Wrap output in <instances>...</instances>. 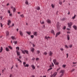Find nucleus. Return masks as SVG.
Returning a JSON list of instances; mask_svg holds the SVG:
<instances>
[{"label":"nucleus","instance_id":"nucleus-57","mask_svg":"<svg viewBox=\"0 0 77 77\" xmlns=\"http://www.w3.org/2000/svg\"><path fill=\"white\" fill-rule=\"evenodd\" d=\"M0 24L1 27H3V25L2 24V23H0Z\"/></svg>","mask_w":77,"mask_h":77},{"label":"nucleus","instance_id":"nucleus-10","mask_svg":"<svg viewBox=\"0 0 77 77\" xmlns=\"http://www.w3.org/2000/svg\"><path fill=\"white\" fill-rule=\"evenodd\" d=\"M59 23L58 22L57 25V29H59V28H60V26L59 25Z\"/></svg>","mask_w":77,"mask_h":77},{"label":"nucleus","instance_id":"nucleus-43","mask_svg":"<svg viewBox=\"0 0 77 77\" xmlns=\"http://www.w3.org/2000/svg\"><path fill=\"white\" fill-rule=\"evenodd\" d=\"M59 62H56V65H59Z\"/></svg>","mask_w":77,"mask_h":77},{"label":"nucleus","instance_id":"nucleus-54","mask_svg":"<svg viewBox=\"0 0 77 77\" xmlns=\"http://www.w3.org/2000/svg\"><path fill=\"white\" fill-rule=\"evenodd\" d=\"M66 28V26H64L63 28V30H65V29Z\"/></svg>","mask_w":77,"mask_h":77},{"label":"nucleus","instance_id":"nucleus-52","mask_svg":"<svg viewBox=\"0 0 77 77\" xmlns=\"http://www.w3.org/2000/svg\"><path fill=\"white\" fill-rule=\"evenodd\" d=\"M8 12L9 14H11V11H10V10H8Z\"/></svg>","mask_w":77,"mask_h":77},{"label":"nucleus","instance_id":"nucleus-42","mask_svg":"<svg viewBox=\"0 0 77 77\" xmlns=\"http://www.w3.org/2000/svg\"><path fill=\"white\" fill-rule=\"evenodd\" d=\"M8 47L11 49V50H12V47H11V46H8Z\"/></svg>","mask_w":77,"mask_h":77},{"label":"nucleus","instance_id":"nucleus-37","mask_svg":"<svg viewBox=\"0 0 77 77\" xmlns=\"http://www.w3.org/2000/svg\"><path fill=\"white\" fill-rule=\"evenodd\" d=\"M20 16L22 17V18H24V15L23 14L21 15Z\"/></svg>","mask_w":77,"mask_h":77},{"label":"nucleus","instance_id":"nucleus-53","mask_svg":"<svg viewBox=\"0 0 77 77\" xmlns=\"http://www.w3.org/2000/svg\"><path fill=\"white\" fill-rule=\"evenodd\" d=\"M60 69V68L59 69H57V71H58L59 70V69Z\"/></svg>","mask_w":77,"mask_h":77},{"label":"nucleus","instance_id":"nucleus-8","mask_svg":"<svg viewBox=\"0 0 77 77\" xmlns=\"http://www.w3.org/2000/svg\"><path fill=\"white\" fill-rule=\"evenodd\" d=\"M60 73H61V74H62L63 75V74H64V70H61L60 71Z\"/></svg>","mask_w":77,"mask_h":77},{"label":"nucleus","instance_id":"nucleus-22","mask_svg":"<svg viewBox=\"0 0 77 77\" xmlns=\"http://www.w3.org/2000/svg\"><path fill=\"white\" fill-rule=\"evenodd\" d=\"M26 33H27L28 35H30L31 34V32H29L27 31Z\"/></svg>","mask_w":77,"mask_h":77},{"label":"nucleus","instance_id":"nucleus-49","mask_svg":"<svg viewBox=\"0 0 77 77\" xmlns=\"http://www.w3.org/2000/svg\"><path fill=\"white\" fill-rule=\"evenodd\" d=\"M63 75H62V74H61L60 75L59 77H62V76H63Z\"/></svg>","mask_w":77,"mask_h":77},{"label":"nucleus","instance_id":"nucleus-33","mask_svg":"<svg viewBox=\"0 0 77 77\" xmlns=\"http://www.w3.org/2000/svg\"><path fill=\"white\" fill-rule=\"evenodd\" d=\"M76 15H75L74 16L72 17V19H73V20H74V19L75 18V17H76Z\"/></svg>","mask_w":77,"mask_h":77},{"label":"nucleus","instance_id":"nucleus-4","mask_svg":"<svg viewBox=\"0 0 77 77\" xmlns=\"http://www.w3.org/2000/svg\"><path fill=\"white\" fill-rule=\"evenodd\" d=\"M60 33L61 32H58L56 34L55 37H57L60 34Z\"/></svg>","mask_w":77,"mask_h":77},{"label":"nucleus","instance_id":"nucleus-2","mask_svg":"<svg viewBox=\"0 0 77 77\" xmlns=\"http://www.w3.org/2000/svg\"><path fill=\"white\" fill-rule=\"evenodd\" d=\"M57 72H55L53 75H50L51 77H56L57 75Z\"/></svg>","mask_w":77,"mask_h":77},{"label":"nucleus","instance_id":"nucleus-41","mask_svg":"<svg viewBox=\"0 0 77 77\" xmlns=\"http://www.w3.org/2000/svg\"><path fill=\"white\" fill-rule=\"evenodd\" d=\"M15 44H17V41H14L13 42Z\"/></svg>","mask_w":77,"mask_h":77},{"label":"nucleus","instance_id":"nucleus-32","mask_svg":"<svg viewBox=\"0 0 77 77\" xmlns=\"http://www.w3.org/2000/svg\"><path fill=\"white\" fill-rule=\"evenodd\" d=\"M72 45L71 44L69 45V48H72Z\"/></svg>","mask_w":77,"mask_h":77},{"label":"nucleus","instance_id":"nucleus-31","mask_svg":"<svg viewBox=\"0 0 77 77\" xmlns=\"http://www.w3.org/2000/svg\"><path fill=\"white\" fill-rule=\"evenodd\" d=\"M17 59L18 61H19L20 62V63H22V61H21V60H20V59H19L18 58H17Z\"/></svg>","mask_w":77,"mask_h":77},{"label":"nucleus","instance_id":"nucleus-28","mask_svg":"<svg viewBox=\"0 0 77 77\" xmlns=\"http://www.w3.org/2000/svg\"><path fill=\"white\" fill-rule=\"evenodd\" d=\"M11 38L13 40H15V39H16V38H15V37L12 36L11 37Z\"/></svg>","mask_w":77,"mask_h":77},{"label":"nucleus","instance_id":"nucleus-9","mask_svg":"<svg viewBox=\"0 0 77 77\" xmlns=\"http://www.w3.org/2000/svg\"><path fill=\"white\" fill-rule=\"evenodd\" d=\"M8 23L7 24L8 25V26H9L10 25V24L11 23V20H8Z\"/></svg>","mask_w":77,"mask_h":77},{"label":"nucleus","instance_id":"nucleus-63","mask_svg":"<svg viewBox=\"0 0 77 77\" xmlns=\"http://www.w3.org/2000/svg\"><path fill=\"white\" fill-rule=\"evenodd\" d=\"M32 45H33V47H35V45H34V44H32Z\"/></svg>","mask_w":77,"mask_h":77},{"label":"nucleus","instance_id":"nucleus-62","mask_svg":"<svg viewBox=\"0 0 77 77\" xmlns=\"http://www.w3.org/2000/svg\"><path fill=\"white\" fill-rule=\"evenodd\" d=\"M65 20V18H63V21H64V20Z\"/></svg>","mask_w":77,"mask_h":77},{"label":"nucleus","instance_id":"nucleus-59","mask_svg":"<svg viewBox=\"0 0 77 77\" xmlns=\"http://www.w3.org/2000/svg\"><path fill=\"white\" fill-rule=\"evenodd\" d=\"M66 55H67V58H68V54H67Z\"/></svg>","mask_w":77,"mask_h":77},{"label":"nucleus","instance_id":"nucleus-44","mask_svg":"<svg viewBox=\"0 0 77 77\" xmlns=\"http://www.w3.org/2000/svg\"><path fill=\"white\" fill-rule=\"evenodd\" d=\"M37 53L38 54H39V53H40V51H37Z\"/></svg>","mask_w":77,"mask_h":77},{"label":"nucleus","instance_id":"nucleus-61","mask_svg":"<svg viewBox=\"0 0 77 77\" xmlns=\"http://www.w3.org/2000/svg\"><path fill=\"white\" fill-rule=\"evenodd\" d=\"M35 58H33L32 59V60H35Z\"/></svg>","mask_w":77,"mask_h":77},{"label":"nucleus","instance_id":"nucleus-51","mask_svg":"<svg viewBox=\"0 0 77 77\" xmlns=\"http://www.w3.org/2000/svg\"><path fill=\"white\" fill-rule=\"evenodd\" d=\"M39 60V59L38 58H36V60Z\"/></svg>","mask_w":77,"mask_h":77},{"label":"nucleus","instance_id":"nucleus-11","mask_svg":"<svg viewBox=\"0 0 77 77\" xmlns=\"http://www.w3.org/2000/svg\"><path fill=\"white\" fill-rule=\"evenodd\" d=\"M20 35L21 36H23V32L21 31H20Z\"/></svg>","mask_w":77,"mask_h":77},{"label":"nucleus","instance_id":"nucleus-36","mask_svg":"<svg viewBox=\"0 0 77 77\" xmlns=\"http://www.w3.org/2000/svg\"><path fill=\"white\" fill-rule=\"evenodd\" d=\"M62 67L63 68H65V67H66V65H63L62 66Z\"/></svg>","mask_w":77,"mask_h":77},{"label":"nucleus","instance_id":"nucleus-18","mask_svg":"<svg viewBox=\"0 0 77 77\" xmlns=\"http://www.w3.org/2000/svg\"><path fill=\"white\" fill-rule=\"evenodd\" d=\"M53 62L55 64V65H56V60L54 59L53 60Z\"/></svg>","mask_w":77,"mask_h":77},{"label":"nucleus","instance_id":"nucleus-30","mask_svg":"<svg viewBox=\"0 0 77 77\" xmlns=\"http://www.w3.org/2000/svg\"><path fill=\"white\" fill-rule=\"evenodd\" d=\"M48 53L46 52H45L43 53L44 55H47Z\"/></svg>","mask_w":77,"mask_h":77},{"label":"nucleus","instance_id":"nucleus-5","mask_svg":"<svg viewBox=\"0 0 77 77\" xmlns=\"http://www.w3.org/2000/svg\"><path fill=\"white\" fill-rule=\"evenodd\" d=\"M48 54L49 56H52V55H53V52L51 51H50L49 52Z\"/></svg>","mask_w":77,"mask_h":77},{"label":"nucleus","instance_id":"nucleus-27","mask_svg":"<svg viewBox=\"0 0 77 77\" xmlns=\"http://www.w3.org/2000/svg\"><path fill=\"white\" fill-rule=\"evenodd\" d=\"M5 50L7 51H9V48L7 47H6V48Z\"/></svg>","mask_w":77,"mask_h":77},{"label":"nucleus","instance_id":"nucleus-16","mask_svg":"<svg viewBox=\"0 0 77 77\" xmlns=\"http://www.w3.org/2000/svg\"><path fill=\"white\" fill-rule=\"evenodd\" d=\"M33 35L35 36H37V32H34Z\"/></svg>","mask_w":77,"mask_h":77},{"label":"nucleus","instance_id":"nucleus-26","mask_svg":"<svg viewBox=\"0 0 77 77\" xmlns=\"http://www.w3.org/2000/svg\"><path fill=\"white\" fill-rule=\"evenodd\" d=\"M36 9H37V10H40V7H37L36 8Z\"/></svg>","mask_w":77,"mask_h":77},{"label":"nucleus","instance_id":"nucleus-13","mask_svg":"<svg viewBox=\"0 0 77 77\" xmlns=\"http://www.w3.org/2000/svg\"><path fill=\"white\" fill-rule=\"evenodd\" d=\"M31 67L33 69H35V67L34 65L32 64V65H31Z\"/></svg>","mask_w":77,"mask_h":77},{"label":"nucleus","instance_id":"nucleus-29","mask_svg":"<svg viewBox=\"0 0 77 77\" xmlns=\"http://www.w3.org/2000/svg\"><path fill=\"white\" fill-rule=\"evenodd\" d=\"M34 49L33 48H31V51H32V52H33L34 51Z\"/></svg>","mask_w":77,"mask_h":77},{"label":"nucleus","instance_id":"nucleus-23","mask_svg":"<svg viewBox=\"0 0 77 77\" xmlns=\"http://www.w3.org/2000/svg\"><path fill=\"white\" fill-rule=\"evenodd\" d=\"M6 36H8V35H9V32L7 31L6 32Z\"/></svg>","mask_w":77,"mask_h":77},{"label":"nucleus","instance_id":"nucleus-25","mask_svg":"<svg viewBox=\"0 0 77 77\" xmlns=\"http://www.w3.org/2000/svg\"><path fill=\"white\" fill-rule=\"evenodd\" d=\"M25 52L27 54H29V51H28L25 50Z\"/></svg>","mask_w":77,"mask_h":77},{"label":"nucleus","instance_id":"nucleus-46","mask_svg":"<svg viewBox=\"0 0 77 77\" xmlns=\"http://www.w3.org/2000/svg\"><path fill=\"white\" fill-rule=\"evenodd\" d=\"M64 47H65V48H68V46H67V45H65L64 46Z\"/></svg>","mask_w":77,"mask_h":77},{"label":"nucleus","instance_id":"nucleus-58","mask_svg":"<svg viewBox=\"0 0 77 77\" xmlns=\"http://www.w3.org/2000/svg\"><path fill=\"white\" fill-rule=\"evenodd\" d=\"M74 71V69H72L71 70V72H72Z\"/></svg>","mask_w":77,"mask_h":77},{"label":"nucleus","instance_id":"nucleus-60","mask_svg":"<svg viewBox=\"0 0 77 77\" xmlns=\"http://www.w3.org/2000/svg\"><path fill=\"white\" fill-rule=\"evenodd\" d=\"M54 66V64L53 63H52V66Z\"/></svg>","mask_w":77,"mask_h":77},{"label":"nucleus","instance_id":"nucleus-34","mask_svg":"<svg viewBox=\"0 0 77 77\" xmlns=\"http://www.w3.org/2000/svg\"><path fill=\"white\" fill-rule=\"evenodd\" d=\"M13 11L14 12H15V11H16V9H15V8H13Z\"/></svg>","mask_w":77,"mask_h":77},{"label":"nucleus","instance_id":"nucleus-15","mask_svg":"<svg viewBox=\"0 0 77 77\" xmlns=\"http://www.w3.org/2000/svg\"><path fill=\"white\" fill-rule=\"evenodd\" d=\"M73 27L75 29V30H77V26L75 25H74L73 26Z\"/></svg>","mask_w":77,"mask_h":77},{"label":"nucleus","instance_id":"nucleus-55","mask_svg":"<svg viewBox=\"0 0 77 77\" xmlns=\"http://www.w3.org/2000/svg\"><path fill=\"white\" fill-rule=\"evenodd\" d=\"M12 77V74H11L10 75V77Z\"/></svg>","mask_w":77,"mask_h":77},{"label":"nucleus","instance_id":"nucleus-24","mask_svg":"<svg viewBox=\"0 0 77 77\" xmlns=\"http://www.w3.org/2000/svg\"><path fill=\"white\" fill-rule=\"evenodd\" d=\"M2 51H3V48L2 47H1L0 48V53H2Z\"/></svg>","mask_w":77,"mask_h":77},{"label":"nucleus","instance_id":"nucleus-39","mask_svg":"<svg viewBox=\"0 0 77 77\" xmlns=\"http://www.w3.org/2000/svg\"><path fill=\"white\" fill-rule=\"evenodd\" d=\"M60 50H61V51H63L64 50H63V48H60Z\"/></svg>","mask_w":77,"mask_h":77},{"label":"nucleus","instance_id":"nucleus-64","mask_svg":"<svg viewBox=\"0 0 77 77\" xmlns=\"http://www.w3.org/2000/svg\"><path fill=\"white\" fill-rule=\"evenodd\" d=\"M31 77H35V76L34 75H32L31 76Z\"/></svg>","mask_w":77,"mask_h":77},{"label":"nucleus","instance_id":"nucleus-21","mask_svg":"<svg viewBox=\"0 0 77 77\" xmlns=\"http://www.w3.org/2000/svg\"><path fill=\"white\" fill-rule=\"evenodd\" d=\"M16 48V51H18V50H20V48L18 47H17Z\"/></svg>","mask_w":77,"mask_h":77},{"label":"nucleus","instance_id":"nucleus-17","mask_svg":"<svg viewBox=\"0 0 77 77\" xmlns=\"http://www.w3.org/2000/svg\"><path fill=\"white\" fill-rule=\"evenodd\" d=\"M51 33H53L54 35H55V33H54V31L53 30H51Z\"/></svg>","mask_w":77,"mask_h":77},{"label":"nucleus","instance_id":"nucleus-45","mask_svg":"<svg viewBox=\"0 0 77 77\" xmlns=\"http://www.w3.org/2000/svg\"><path fill=\"white\" fill-rule=\"evenodd\" d=\"M0 18H1L0 20L2 21V18H3V17L2 16H1L0 17Z\"/></svg>","mask_w":77,"mask_h":77},{"label":"nucleus","instance_id":"nucleus-38","mask_svg":"<svg viewBox=\"0 0 77 77\" xmlns=\"http://www.w3.org/2000/svg\"><path fill=\"white\" fill-rule=\"evenodd\" d=\"M31 38H32V39H33V38H34V35H31Z\"/></svg>","mask_w":77,"mask_h":77},{"label":"nucleus","instance_id":"nucleus-50","mask_svg":"<svg viewBox=\"0 0 77 77\" xmlns=\"http://www.w3.org/2000/svg\"><path fill=\"white\" fill-rule=\"evenodd\" d=\"M51 6L53 8H54V6L53 4L51 5Z\"/></svg>","mask_w":77,"mask_h":77},{"label":"nucleus","instance_id":"nucleus-3","mask_svg":"<svg viewBox=\"0 0 77 77\" xmlns=\"http://www.w3.org/2000/svg\"><path fill=\"white\" fill-rule=\"evenodd\" d=\"M23 64L24 67H29V64H26V62H23Z\"/></svg>","mask_w":77,"mask_h":77},{"label":"nucleus","instance_id":"nucleus-48","mask_svg":"<svg viewBox=\"0 0 77 77\" xmlns=\"http://www.w3.org/2000/svg\"><path fill=\"white\" fill-rule=\"evenodd\" d=\"M51 69H52V68H51L49 69L48 70V71H50V70H51Z\"/></svg>","mask_w":77,"mask_h":77},{"label":"nucleus","instance_id":"nucleus-6","mask_svg":"<svg viewBox=\"0 0 77 77\" xmlns=\"http://www.w3.org/2000/svg\"><path fill=\"white\" fill-rule=\"evenodd\" d=\"M16 53L17 56H20V52L18 51H16Z\"/></svg>","mask_w":77,"mask_h":77},{"label":"nucleus","instance_id":"nucleus-7","mask_svg":"<svg viewBox=\"0 0 77 77\" xmlns=\"http://www.w3.org/2000/svg\"><path fill=\"white\" fill-rule=\"evenodd\" d=\"M46 21L48 23H49V24H51V20L49 19H47L46 20Z\"/></svg>","mask_w":77,"mask_h":77},{"label":"nucleus","instance_id":"nucleus-1","mask_svg":"<svg viewBox=\"0 0 77 77\" xmlns=\"http://www.w3.org/2000/svg\"><path fill=\"white\" fill-rule=\"evenodd\" d=\"M73 24V23L72 22H69L67 23L68 27L69 28H71V26Z\"/></svg>","mask_w":77,"mask_h":77},{"label":"nucleus","instance_id":"nucleus-14","mask_svg":"<svg viewBox=\"0 0 77 77\" xmlns=\"http://www.w3.org/2000/svg\"><path fill=\"white\" fill-rule=\"evenodd\" d=\"M67 40H68V41L69 40V35H67Z\"/></svg>","mask_w":77,"mask_h":77},{"label":"nucleus","instance_id":"nucleus-12","mask_svg":"<svg viewBox=\"0 0 77 77\" xmlns=\"http://www.w3.org/2000/svg\"><path fill=\"white\" fill-rule=\"evenodd\" d=\"M45 38L48 41V39H49V38H50V37L49 36L48 37L47 36H45Z\"/></svg>","mask_w":77,"mask_h":77},{"label":"nucleus","instance_id":"nucleus-40","mask_svg":"<svg viewBox=\"0 0 77 77\" xmlns=\"http://www.w3.org/2000/svg\"><path fill=\"white\" fill-rule=\"evenodd\" d=\"M25 3L26 5H28V1H26V2H25Z\"/></svg>","mask_w":77,"mask_h":77},{"label":"nucleus","instance_id":"nucleus-19","mask_svg":"<svg viewBox=\"0 0 77 77\" xmlns=\"http://www.w3.org/2000/svg\"><path fill=\"white\" fill-rule=\"evenodd\" d=\"M45 23H44V21H40V23L41 24H44Z\"/></svg>","mask_w":77,"mask_h":77},{"label":"nucleus","instance_id":"nucleus-56","mask_svg":"<svg viewBox=\"0 0 77 77\" xmlns=\"http://www.w3.org/2000/svg\"><path fill=\"white\" fill-rule=\"evenodd\" d=\"M3 72H5V70L4 69H2V73H3Z\"/></svg>","mask_w":77,"mask_h":77},{"label":"nucleus","instance_id":"nucleus-35","mask_svg":"<svg viewBox=\"0 0 77 77\" xmlns=\"http://www.w3.org/2000/svg\"><path fill=\"white\" fill-rule=\"evenodd\" d=\"M22 53H23V54H25L26 53H25V51L22 50Z\"/></svg>","mask_w":77,"mask_h":77},{"label":"nucleus","instance_id":"nucleus-47","mask_svg":"<svg viewBox=\"0 0 77 77\" xmlns=\"http://www.w3.org/2000/svg\"><path fill=\"white\" fill-rule=\"evenodd\" d=\"M45 25H44L43 26L42 28L43 29H45Z\"/></svg>","mask_w":77,"mask_h":77},{"label":"nucleus","instance_id":"nucleus-20","mask_svg":"<svg viewBox=\"0 0 77 77\" xmlns=\"http://www.w3.org/2000/svg\"><path fill=\"white\" fill-rule=\"evenodd\" d=\"M59 4L60 5H62V2L60 1V0H59Z\"/></svg>","mask_w":77,"mask_h":77}]
</instances>
